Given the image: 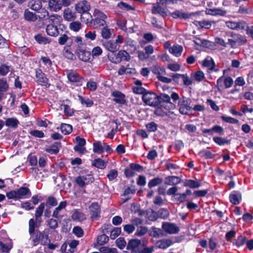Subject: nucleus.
Returning <instances> with one entry per match:
<instances>
[{
	"label": "nucleus",
	"instance_id": "f257e3e1",
	"mask_svg": "<svg viewBox=\"0 0 253 253\" xmlns=\"http://www.w3.org/2000/svg\"><path fill=\"white\" fill-rule=\"evenodd\" d=\"M44 210V204L40 205L36 209L35 218H31L28 222V232L30 235V239L34 246L39 244L45 246L50 242L46 229L42 231L39 229L42 222V216Z\"/></svg>",
	"mask_w": 253,
	"mask_h": 253
},
{
	"label": "nucleus",
	"instance_id": "f03ea898",
	"mask_svg": "<svg viewBox=\"0 0 253 253\" xmlns=\"http://www.w3.org/2000/svg\"><path fill=\"white\" fill-rule=\"evenodd\" d=\"M158 97V106H156L154 114L159 117L169 116L173 113L170 110L176 108L174 102L171 101V94L169 96L165 93H160Z\"/></svg>",
	"mask_w": 253,
	"mask_h": 253
},
{
	"label": "nucleus",
	"instance_id": "7ed1b4c3",
	"mask_svg": "<svg viewBox=\"0 0 253 253\" xmlns=\"http://www.w3.org/2000/svg\"><path fill=\"white\" fill-rule=\"evenodd\" d=\"M84 18L81 16V19L83 21L87 23L89 27L97 29L106 26L107 16L103 12L95 8L92 15L89 14L86 20H83Z\"/></svg>",
	"mask_w": 253,
	"mask_h": 253
},
{
	"label": "nucleus",
	"instance_id": "20e7f679",
	"mask_svg": "<svg viewBox=\"0 0 253 253\" xmlns=\"http://www.w3.org/2000/svg\"><path fill=\"white\" fill-rule=\"evenodd\" d=\"M171 100L174 103L178 101L177 107L181 114L188 115L189 112L192 110V101L190 98L184 96L180 98L177 93L172 92Z\"/></svg>",
	"mask_w": 253,
	"mask_h": 253
},
{
	"label": "nucleus",
	"instance_id": "39448f33",
	"mask_svg": "<svg viewBox=\"0 0 253 253\" xmlns=\"http://www.w3.org/2000/svg\"><path fill=\"white\" fill-rule=\"evenodd\" d=\"M154 246L147 247L146 244L138 239H131L129 240L126 250L130 251L131 253H152L154 251Z\"/></svg>",
	"mask_w": 253,
	"mask_h": 253
},
{
	"label": "nucleus",
	"instance_id": "423d86ee",
	"mask_svg": "<svg viewBox=\"0 0 253 253\" xmlns=\"http://www.w3.org/2000/svg\"><path fill=\"white\" fill-rule=\"evenodd\" d=\"M56 19L59 22L62 20L61 16L57 14H52L49 16L50 24L46 26V32L48 35L51 37H57L59 34L57 26L55 25L54 20Z\"/></svg>",
	"mask_w": 253,
	"mask_h": 253
},
{
	"label": "nucleus",
	"instance_id": "0eeeda50",
	"mask_svg": "<svg viewBox=\"0 0 253 253\" xmlns=\"http://www.w3.org/2000/svg\"><path fill=\"white\" fill-rule=\"evenodd\" d=\"M158 94L152 91L147 90L142 96V99L145 104L156 108V106H158Z\"/></svg>",
	"mask_w": 253,
	"mask_h": 253
},
{
	"label": "nucleus",
	"instance_id": "6e6552de",
	"mask_svg": "<svg viewBox=\"0 0 253 253\" xmlns=\"http://www.w3.org/2000/svg\"><path fill=\"white\" fill-rule=\"evenodd\" d=\"M36 82L41 86L48 88L50 86L49 79L46 77V75L42 72L40 68L35 69Z\"/></svg>",
	"mask_w": 253,
	"mask_h": 253
},
{
	"label": "nucleus",
	"instance_id": "1a4fd4ad",
	"mask_svg": "<svg viewBox=\"0 0 253 253\" xmlns=\"http://www.w3.org/2000/svg\"><path fill=\"white\" fill-rule=\"evenodd\" d=\"M201 14V12L197 11L195 12H192L191 13H187L182 12L179 10L170 13L169 15L174 19H189L192 16L197 17Z\"/></svg>",
	"mask_w": 253,
	"mask_h": 253
},
{
	"label": "nucleus",
	"instance_id": "9d476101",
	"mask_svg": "<svg viewBox=\"0 0 253 253\" xmlns=\"http://www.w3.org/2000/svg\"><path fill=\"white\" fill-rule=\"evenodd\" d=\"M94 178L92 174H88L84 176H78L75 179V181L78 186L83 188L86 186V185L93 182Z\"/></svg>",
	"mask_w": 253,
	"mask_h": 253
},
{
	"label": "nucleus",
	"instance_id": "9b49d317",
	"mask_svg": "<svg viewBox=\"0 0 253 253\" xmlns=\"http://www.w3.org/2000/svg\"><path fill=\"white\" fill-rule=\"evenodd\" d=\"M75 9L78 13L82 14H86L88 16L90 14L88 13V11L90 9V4L86 0H82L78 2L75 5Z\"/></svg>",
	"mask_w": 253,
	"mask_h": 253
},
{
	"label": "nucleus",
	"instance_id": "f8f14e48",
	"mask_svg": "<svg viewBox=\"0 0 253 253\" xmlns=\"http://www.w3.org/2000/svg\"><path fill=\"white\" fill-rule=\"evenodd\" d=\"M90 218L92 220H96L100 216L101 208L97 202L91 203L88 207Z\"/></svg>",
	"mask_w": 253,
	"mask_h": 253
},
{
	"label": "nucleus",
	"instance_id": "ddd939ff",
	"mask_svg": "<svg viewBox=\"0 0 253 253\" xmlns=\"http://www.w3.org/2000/svg\"><path fill=\"white\" fill-rule=\"evenodd\" d=\"M163 232L169 234H175L179 232L180 229L175 223L169 222H163L162 225Z\"/></svg>",
	"mask_w": 253,
	"mask_h": 253
},
{
	"label": "nucleus",
	"instance_id": "4468645a",
	"mask_svg": "<svg viewBox=\"0 0 253 253\" xmlns=\"http://www.w3.org/2000/svg\"><path fill=\"white\" fill-rule=\"evenodd\" d=\"M130 59L129 53L126 50H120L114 57H112L111 61L115 64L120 63L122 61H128Z\"/></svg>",
	"mask_w": 253,
	"mask_h": 253
},
{
	"label": "nucleus",
	"instance_id": "2eb2a0df",
	"mask_svg": "<svg viewBox=\"0 0 253 253\" xmlns=\"http://www.w3.org/2000/svg\"><path fill=\"white\" fill-rule=\"evenodd\" d=\"M111 96L113 97V101L121 105H126L127 101L126 99V95L121 91L115 90L111 92Z\"/></svg>",
	"mask_w": 253,
	"mask_h": 253
},
{
	"label": "nucleus",
	"instance_id": "dca6fc26",
	"mask_svg": "<svg viewBox=\"0 0 253 253\" xmlns=\"http://www.w3.org/2000/svg\"><path fill=\"white\" fill-rule=\"evenodd\" d=\"M75 53L79 59L84 62H88L90 59L91 53L85 49V47H77Z\"/></svg>",
	"mask_w": 253,
	"mask_h": 253
},
{
	"label": "nucleus",
	"instance_id": "f3484780",
	"mask_svg": "<svg viewBox=\"0 0 253 253\" xmlns=\"http://www.w3.org/2000/svg\"><path fill=\"white\" fill-rule=\"evenodd\" d=\"M67 78L70 82L75 83L77 86H82L84 81V78L78 73L71 70L67 74Z\"/></svg>",
	"mask_w": 253,
	"mask_h": 253
},
{
	"label": "nucleus",
	"instance_id": "a211bd4d",
	"mask_svg": "<svg viewBox=\"0 0 253 253\" xmlns=\"http://www.w3.org/2000/svg\"><path fill=\"white\" fill-rule=\"evenodd\" d=\"M167 10L166 8L162 7L159 4L152 3L151 12L153 14H159L162 17L165 18L168 15Z\"/></svg>",
	"mask_w": 253,
	"mask_h": 253
},
{
	"label": "nucleus",
	"instance_id": "6ab92c4d",
	"mask_svg": "<svg viewBox=\"0 0 253 253\" xmlns=\"http://www.w3.org/2000/svg\"><path fill=\"white\" fill-rule=\"evenodd\" d=\"M62 146L61 143L59 141L54 142L50 146L45 148V151L50 155H56L59 152V148Z\"/></svg>",
	"mask_w": 253,
	"mask_h": 253
},
{
	"label": "nucleus",
	"instance_id": "aec40b11",
	"mask_svg": "<svg viewBox=\"0 0 253 253\" xmlns=\"http://www.w3.org/2000/svg\"><path fill=\"white\" fill-rule=\"evenodd\" d=\"M16 191L19 200L29 198L32 195L31 191L28 187H21Z\"/></svg>",
	"mask_w": 253,
	"mask_h": 253
},
{
	"label": "nucleus",
	"instance_id": "412c9836",
	"mask_svg": "<svg viewBox=\"0 0 253 253\" xmlns=\"http://www.w3.org/2000/svg\"><path fill=\"white\" fill-rule=\"evenodd\" d=\"M173 244L171 240L169 239H163L157 241L155 243L156 248L161 249H166Z\"/></svg>",
	"mask_w": 253,
	"mask_h": 253
},
{
	"label": "nucleus",
	"instance_id": "4be33fe9",
	"mask_svg": "<svg viewBox=\"0 0 253 253\" xmlns=\"http://www.w3.org/2000/svg\"><path fill=\"white\" fill-rule=\"evenodd\" d=\"M181 179L177 176H168L165 178L164 183L166 185L176 186L180 183Z\"/></svg>",
	"mask_w": 253,
	"mask_h": 253
},
{
	"label": "nucleus",
	"instance_id": "5701e85b",
	"mask_svg": "<svg viewBox=\"0 0 253 253\" xmlns=\"http://www.w3.org/2000/svg\"><path fill=\"white\" fill-rule=\"evenodd\" d=\"M241 199V193L238 191H233L229 195L230 202L234 205H239Z\"/></svg>",
	"mask_w": 253,
	"mask_h": 253
},
{
	"label": "nucleus",
	"instance_id": "b1692460",
	"mask_svg": "<svg viewBox=\"0 0 253 253\" xmlns=\"http://www.w3.org/2000/svg\"><path fill=\"white\" fill-rule=\"evenodd\" d=\"M103 45L107 50L112 52H114L119 50L120 46L114 40L106 41L103 43Z\"/></svg>",
	"mask_w": 253,
	"mask_h": 253
},
{
	"label": "nucleus",
	"instance_id": "393cba45",
	"mask_svg": "<svg viewBox=\"0 0 253 253\" xmlns=\"http://www.w3.org/2000/svg\"><path fill=\"white\" fill-rule=\"evenodd\" d=\"M61 0H49L48 7L50 10L57 12L60 10L63 4Z\"/></svg>",
	"mask_w": 253,
	"mask_h": 253
},
{
	"label": "nucleus",
	"instance_id": "a878e982",
	"mask_svg": "<svg viewBox=\"0 0 253 253\" xmlns=\"http://www.w3.org/2000/svg\"><path fill=\"white\" fill-rule=\"evenodd\" d=\"M202 183L198 180L185 179L183 186L191 189L198 188L201 186Z\"/></svg>",
	"mask_w": 253,
	"mask_h": 253
},
{
	"label": "nucleus",
	"instance_id": "bb28decb",
	"mask_svg": "<svg viewBox=\"0 0 253 253\" xmlns=\"http://www.w3.org/2000/svg\"><path fill=\"white\" fill-rule=\"evenodd\" d=\"M230 37L235 40L236 43V44L238 43V45H245L247 42L245 36H242L240 34L232 32L230 34Z\"/></svg>",
	"mask_w": 253,
	"mask_h": 253
},
{
	"label": "nucleus",
	"instance_id": "cd10ccee",
	"mask_svg": "<svg viewBox=\"0 0 253 253\" xmlns=\"http://www.w3.org/2000/svg\"><path fill=\"white\" fill-rule=\"evenodd\" d=\"M202 66L208 68V70L212 71L215 66V62L213 58L210 56H207L203 61Z\"/></svg>",
	"mask_w": 253,
	"mask_h": 253
},
{
	"label": "nucleus",
	"instance_id": "c85d7f7f",
	"mask_svg": "<svg viewBox=\"0 0 253 253\" xmlns=\"http://www.w3.org/2000/svg\"><path fill=\"white\" fill-rule=\"evenodd\" d=\"M149 235L154 238H159L164 236L163 229L152 226L148 232Z\"/></svg>",
	"mask_w": 253,
	"mask_h": 253
},
{
	"label": "nucleus",
	"instance_id": "c756f323",
	"mask_svg": "<svg viewBox=\"0 0 253 253\" xmlns=\"http://www.w3.org/2000/svg\"><path fill=\"white\" fill-rule=\"evenodd\" d=\"M206 14L211 15L213 16L220 15L225 16L226 12L225 10H223L220 8H207L206 10Z\"/></svg>",
	"mask_w": 253,
	"mask_h": 253
},
{
	"label": "nucleus",
	"instance_id": "7c9ffc66",
	"mask_svg": "<svg viewBox=\"0 0 253 253\" xmlns=\"http://www.w3.org/2000/svg\"><path fill=\"white\" fill-rule=\"evenodd\" d=\"M114 31L113 29L109 28L108 27L106 26L102 27L101 31V35L103 39H109L111 38L112 33Z\"/></svg>",
	"mask_w": 253,
	"mask_h": 253
},
{
	"label": "nucleus",
	"instance_id": "2f4dec72",
	"mask_svg": "<svg viewBox=\"0 0 253 253\" xmlns=\"http://www.w3.org/2000/svg\"><path fill=\"white\" fill-rule=\"evenodd\" d=\"M163 182V179L159 176L155 177L151 179L148 183V187L149 189L160 185Z\"/></svg>",
	"mask_w": 253,
	"mask_h": 253
},
{
	"label": "nucleus",
	"instance_id": "473e14b6",
	"mask_svg": "<svg viewBox=\"0 0 253 253\" xmlns=\"http://www.w3.org/2000/svg\"><path fill=\"white\" fill-rule=\"evenodd\" d=\"M58 42L60 45H64L67 43V45H71L73 43V39L69 37L66 34H64L58 38Z\"/></svg>",
	"mask_w": 253,
	"mask_h": 253
},
{
	"label": "nucleus",
	"instance_id": "72a5a7b5",
	"mask_svg": "<svg viewBox=\"0 0 253 253\" xmlns=\"http://www.w3.org/2000/svg\"><path fill=\"white\" fill-rule=\"evenodd\" d=\"M67 206V202L66 201H62L59 203V205L58 207L55 208L52 214V216L55 218H59L60 216L59 215V213L60 211L66 208Z\"/></svg>",
	"mask_w": 253,
	"mask_h": 253
},
{
	"label": "nucleus",
	"instance_id": "f704fd0d",
	"mask_svg": "<svg viewBox=\"0 0 253 253\" xmlns=\"http://www.w3.org/2000/svg\"><path fill=\"white\" fill-rule=\"evenodd\" d=\"M63 17L65 20L71 21L76 18V15L74 12L72 11L69 8H67L64 11Z\"/></svg>",
	"mask_w": 253,
	"mask_h": 253
},
{
	"label": "nucleus",
	"instance_id": "c9c22d12",
	"mask_svg": "<svg viewBox=\"0 0 253 253\" xmlns=\"http://www.w3.org/2000/svg\"><path fill=\"white\" fill-rule=\"evenodd\" d=\"M63 53L64 56L68 59L73 60L76 59L75 55L71 51V45H66L64 47Z\"/></svg>",
	"mask_w": 253,
	"mask_h": 253
},
{
	"label": "nucleus",
	"instance_id": "e433bc0d",
	"mask_svg": "<svg viewBox=\"0 0 253 253\" xmlns=\"http://www.w3.org/2000/svg\"><path fill=\"white\" fill-rule=\"evenodd\" d=\"M24 17L25 20L28 21L35 22L38 19L37 15L32 12H31L28 9L25 10Z\"/></svg>",
	"mask_w": 253,
	"mask_h": 253
},
{
	"label": "nucleus",
	"instance_id": "4c0bfd02",
	"mask_svg": "<svg viewBox=\"0 0 253 253\" xmlns=\"http://www.w3.org/2000/svg\"><path fill=\"white\" fill-rule=\"evenodd\" d=\"M91 165L92 166L101 169H104L107 166V164L105 161L100 158L95 159L92 161Z\"/></svg>",
	"mask_w": 253,
	"mask_h": 253
},
{
	"label": "nucleus",
	"instance_id": "58836bf2",
	"mask_svg": "<svg viewBox=\"0 0 253 253\" xmlns=\"http://www.w3.org/2000/svg\"><path fill=\"white\" fill-rule=\"evenodd\" d=\"M19 124V122L16 118H9L5 121V125L8 127L16 128Z\"/></svg>",
	"mask_w": 253,
	"mask_h": 253
},
{
	"label": "nucleus",
	"instance_id": "ea45409f",
	"mask_svg": "<svg viewBox=\"0 0 253 253\" xmlns=\"http://www.w3.org/2000/svg\"><path fill=\"white\" fill-rule=\"evenodd\" d=\"M42 204H44V209L45 207H49V208H52L53 207H55L58 204V202H57V200H56V199L55 197H54L52 196H50L47 198L45 203H41L40 204V205H41Z\"/></svg>",
	"mask_w": 253,
	"mask_h": 253
},
{
	"label": "nucleus",
	"instance_id": "a19ab883",
	"mask_svg": "<svg viewBox=\"0 0 253 253\" xmlns=\"http://www.w3.org/2000/svg\"><path fill=\"white\" fill-rule=\"evenodd\" d=\"M93 152L94 153L101 154L104 152V148L100 141H97L93 143Z\"/></svg>",
	"mask_w": 253,
	"mask_h": 253
},
{
	"label": "nucleus",
	"instance_id": "79ce46f5",
	"mask_svg": "<svg viewBox=\"0 0 253 253\" xmlns=\"http://www.w3.org/2000/svg\"><path fill=\"white\" fill-rule=\"evenodd\" d=\"M149 232L148 228L146 226L140 225L137 227L134 235L137 237H142Z\"/></svg>",
	"mask_w": 253,
	"mask_h": 253
},
{
	"label": "nucleus",
	"instance_id": "37998d69",
	"mask_svg": "<svg viewBox=\"0 0 253 253\" xmlns=\"http://www.w3.org/2000/svg\"><path fill=\"white\" fill-rule=\"evenodd\" d=\"M246 240L247 238L245 236L240 235L237 239L234 240L233 245L238 247H242L246 244Z\"/></svg>",
	"mask_w": 253,
	"mask_h": 253
},
{
	"label": "nucleus",
	"instance_id": "c03bdc74",
	"mask_svg": "<svg viewBox=\"0 0 253 253\" xmlns=\"http://www.w3.org/2000/svg\"><path fill=\"white\" fill-rule=\"evenodd\" d=\"M60 130L63 134L68 135L72 132L73 127L71 125L62 123L60 125Z\"/></svg>",
	"mask_w": 253,
	"mask_h": 253
},
{
	"label": "nucleus",
	"instance_id": "a18cd8bd",
	"mask_svg": "<svg viewBox=\"0 0 253 253\" xmlns=\"http://www.w3.org/2000/svg\"><path fill=\"white\" fill-rule=\"evenodd\" d=\"M79 100L83 105L85 106L86 107H90L93 104V102L92 100L87 97H84L82 96L78 95Z\"/></svg>",
	"mask_w": 253,
	"mask_h": 253
},
{
	"label": "nucleus",
	"instance_id": "49530a36",
	"mask_svg": "<svg viewBox=\"0 0 253 253\" xmlns=\"http://www.w3.org/2000/svg\"><path fill=\"white\" fill-rule=\"evenodd\" d=\"M183 50V47L181 45H174L169 50L170 53L173 54L176 57H179L181 55Z\"/></svg>",
	"mask_w": 253,
	"mask_h": 253
},
{
	"label": "nucleus",
	"instance_id": "de8ad7c7",
	"mask_svg": "<svg viewBox=\"0 0 253 253\" xmlns=\"http://www.w3.org/2000/svg\"><path fill=\"white\" fill-rule=\"evenodd\" d=\"M213 141L219 146H222L230 143V140L226 138H223L219 136H214L213 137Z\"/></svg>",
	"mask_w": 253,
	"mask_h": 253
},
{
	"label": "nucleus",
	"instance_id": "09e8293b",
	"mask_svg": "<svg viewBox=\"0 0 253 253\" xmlns=\"http://www.w3.org/2000/svg\"><path fill=\"white\" fill-rule=\"evenodd\" d=\"M194 24L198 27H200L201 28H205L209 29L211 26V23L209 21L203 20V21H195L194 22Z\"/></svg>",
	"mask_w": 253,
	"mask_h": 253
},
{
	"label": "nucleus",
	"instance_id": "8fccbe9b",
	"mask_svg": "<svg viewBox=\"0 0 253 253\" xmlns=\"http://www.w3.org/2000/svg\"><path fill=\"white\" fill-rule=\"evenodd\" d=\"M71 217L73 220L76 221H83L86 218L85 215L84 213L78 211L77 210L72 214Z\"/></svg>",
	"mask_w": 253,
	"mask_h": 253
},
{
	"label": "nucleus",
	"instance_id": "3c124183",
	"mask_svg": "<svg viewBox=\"0 0 253 253\" xmlns=\"http://www.w3.org/2000/svg\"><path fill=\"white\" fill-rule=\"evenodd\" d=\"M46 224L50 229L54 230L58 228V223L56 219L50 218L46 221Z\"/></svg>",
	"mask_w": 253,
	"mask_h": 253
},
{
	"label": "nucleus",
	"instance_id": "603ef678",
	"mask_svg": "<svg viewBox=\"0 0 253 253\" xmlns=\"http://www.w3.org/2000/svg\"><path fill=\"white\" fill-rule=\"evenodd\" d=\"M150 70L154 74L157 75V77L160 76L162 73H165V68H161L158 65H153L150 68Z\"/></svg>",
	"mask_w": 253,
	"mask_h": 253
},
{
	"label": "nucleus",
	"instance_id": "864d4df0",
	"mask_svg": "<svg viewBox=\"0 0 253 253\" xmlns=\"http://www.w3.org/2000/svg\"><path fill=\"white\" fill-rule=\"evenodd\" d=\"M158 125L155 122H151L145 125V127L148 132H155L158 129Z\"/></svg>",
	"mask_w": 253,
	"mask_h": 253
},
{
	"label": "nucleus",
	"instance_id": "5fc2aeb1",
	"mask_svg": "<svg viewBox=\"0 0 253 253\" xmlns=\"http://www.w3.org/2000/svg\"><path fill=\"white\" fill-rule=\"evenodd\" d=\"M158 217L162 219H166L169 216V212L167 209L161 208L158 211Z\"/></svg>",
	"mask_w": 253,
	"mask_h": 253
},
{
	"label": "nucleus",
	"instance_id": "6e6d98bb",
	"mask_svg": "<svg viewBox=\"0 0 253 253\" xmlns=\"http://www.w3.org/2000/svg\"><path fill=\"white\" fill-rule=\"evenodd\" d=\"M12 244L11 243L5 244L2 241H0V249L2 253H9L10 250L12 248Z\"/></svg>",
	"mask_w": 253,
	"mask_h": 253
},
{
	"label": "nucleus",
	"instance_id": "4d7b16f0",
	"mask_svg": "<svg viewBox=\"0 0 253 253\" xmlns=\"http://www.w3.org/2000/svg\"><path fill=\"white\" fill-rule=\"evenodd\" d=\"M9 88L6 78L0 79V92H6Z\"/></svg>",
	"mask_w": 253,
	"mask_h": 253
},
{
	"label": "nucleus",
	"instance_id": "13d9d810",
	"mask_svg": "<svg viewBox=\"0 0 253 253\" xmlns=\"http://www.w3.org/2000/svg\"><path fill=\"white\" fill-rule=\"evenodd\" d=\"M194 38V40H193V42L198 45L205 47L207 46L208 45V43H210V42L207 40H202L197 37H195Z\"/></svg>",
	"mask_w": 253,
	"mask_h": 253
},
{
	"label": "nucleus",
	"instance_id": "bf43d9fd",
	"mask_svg": "<svg viewBox=\"0 0 253 253\" xmlns=\"http://www.w3.org/2000/svg\"><path fill=\"white\" fill-rule=\"evenodd\" d=\"M108 241L109 237L105 234L98 236L96 240L97 243L100 245L105 244L107 243Z\"/></svg>",
	"mask_w": 253,
	"mask_h": 253
},
{
	"label": "nucleus",
	"instance_id": "052dcab7",
	"mask_svg": "<svg viewBox=\"0 0 253 253\" xmlns=\"http://www.w3.org/2000/svg\"><path fill=\"white\" fill-rule=\"evenodd\" d=\"M70 29L75 32H77L82 28V24L79 21H74L70 23Z\"/></svg>",
	"mask_w": 253,
	"mask_h": 253
},
{
	"label": "nucleus",
	"instance_id": "680f3d73",
	"mask_svg": "<svg viewBox=\"0 0 253 253\" xmlns=\"http://www.w3.org/2000/svg\"><path fill=\"white\" fill-rule=\"evenodd\" d=\"M220 118L223 121L229 124H236L239 123V120L238 119L231 117L222 115Z\"/></svg>",
	"mask_w": 253,
	"mask_h": 253
},
{
	"label": "nucleus",
	"instance_id": "e2e57ef3",
	"mask_svg": "<svg viewBox=\"0 0 253 253\" xmlns=\"http://www.w3.org/2000/svg\"><path fill=\"white\" fill-rule=\"evenodd\" d=\"M118 170L115 169H112L109 171L106 176L109 181H113L118 177Z\"/></svg>",
	"mask_w": 253,
	"mask_h": 253
},
{
	"label": "nucleus",
	"instance_id": "0e129e2a",
	"mask_svg": "<svg viewBox=\"0 0 253 253\" xmlns=\"http://www.w3.org/2000/svg\"><path fill=\"white\" fill-rule=\"evenodd\" d=\"M222 82H223L225 88H226L231 87L234 84L232 78L230 76H227L223 78Z\"/></svg>",
	"mask_w": 253,
	"mask_h": 253
},
{
	"label": "nucleus",
	"instance_id": "69168bd1",
	"mask_svg": "<svg viewBox=\"0 0 253 253\" xmlns=\"http://www.w3.org/2000/svg\"><path fill=\"white\" fill-rule=\"evenodd\" d=\"M35 40L39 44H46L48 43V39L44 37L41 34H38L35 36Z\"/></svg>",
	"mask_w": 253,
	"mask_h": 253
},
{
	"label": "nucleus",
	"instance_id": "338daca9",
	"mask_svg": "<svg viewBox=\"0 0 253 253\" xmlns=\"http://www.w3.org/2000/svg\"><path fill=\"white\" fill-rule=\"evenodd\" d=\"M118 6L121 9L126 11L134 10L135 9L134 7H132L129 4H127L123 1H121L118 3Z\"/></svg>",
	"mask_w": 253,
	"mask_h": 253
},
{
	"label": "nucleus",
	"instance_id": "774afa93",
	"mask_svg": "<svg viewBox=\"0 0 253 253\" xmlns=\"http://www.w3.org/2000/svg\"><path fill=\"white\" fill-rule=\"evenodd\" d=\"M29 134L36 138H42L44 137V133L39 130L35 129L29 131Z\"/></svg>",
	"mask_w": 253,
	"mask_h": 253
}]
</instances>
